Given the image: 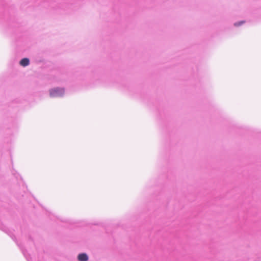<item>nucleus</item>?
Instances as JSON below:
<instances>
[{
	"mask_svg": "<svg viewBox=\"0 0 261 261\" xmlns=\"http://www.w3.org/2000/svg\"><path fill=\"white\" fill-rule=\"evenodd\" d=\"M65 93V89L63 88L56 87L49 90V96L51 97H62Z\"/></svg>",
	"mask_w": 261,
	"mask_h": 261,
	"instance_id": "1",
	"label": "nucleus"
},
{
	"mask_svg": "<svg viewBox=\"0 0 261 261\" xmlns=\"http://www.w3.org/2000/svg\"><path fill=\"white\" fill-rule=\"evenodd\" d=\"M88 258V256L85 253H80L77 256V259L79 261H87Z\"/></svg>",
	"mask_w": 261,
	"mask_h": 261,
	"instance_id": "2",
	"label": "nucleus"
},
{
	"mask_svg": "<svg viewBox=\"0 0 261 261\" xmlns=\"http://www.w3.org/2000/svg\"><path fill=\"white\" fill-rule=\"evenodd\" d=\"M29 63L30 60L28 58H27L22 59L20 61V64L23 67H25L29 65Z\"/></svg>",
	"mask_w": 261,
	"mask_h": 261,
	"instance_id": "3",
	"label": "nucleus"
},
{
	"mask_svg": "<svg viewBox=\"0 0 261 261\" xmlns=\"http://www.w3.org/2000/svg\"><path fill=\"white\" fill-rule=\"evenodd\" d=\"M245 22V21H243V20L240 21L235 22L234 23V25L236 27H239V26H241V25H242L243 24H244Z\"/></svg>",
	"mask_w": 261,
	"mask_h": 261,
	"instance_id": "4",
	"label": "nucleus"
},
{
	"mask_svg": "<svg viewBox=\"0 0 261 261\" xmlns=\"http://www.w3.org/2000/svg\"><path fill=\"white\" fill-rule=\"evenodd\" d=\"M22 252L23 253L24 256L25 257V258H27V259L28 260V261H30L29 260V259L28 258V256H27L26 255V253H25V251H22Z\"/></svg>",
	"mask_w": 261,
	"mask_h": 261,
	"instance_id": "5",
	"label": "nucleus"
},
{
	"mask_svg": "<svg viewBox=\"0 0 261 261\" xmlns=\"http://www.w3.org/2000/svg\"><path fill=\"white\" fill-rule=\"evenodd\" d=\"M11 237L12 238V239L15 241V237L14 236H11Z\"/></svg>",
	"mask_w": 261,
	"mask_h": 261,
	"instance_id": "6",
	"label": "nucleus"
},
{
	"mask_svg": "<svg viewBox=\"0 0 261 261\" xmlns=\"http://www.w3.org/2000/svg\"><path fill=\"white\" fill-rule=\"evenodd\" d=\"M5 227H3L2 228H1L3 231H6V228H4Z\"/></svg>",
	"mask_w": 261,
	"mask_h": 261,
	"instance_id": "7",
	"label": "nucleus"
}]
</instances>
